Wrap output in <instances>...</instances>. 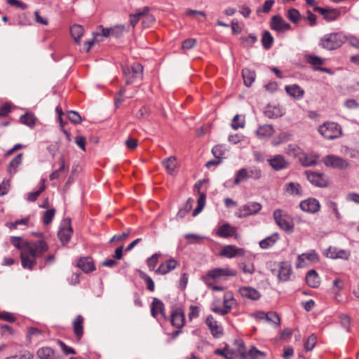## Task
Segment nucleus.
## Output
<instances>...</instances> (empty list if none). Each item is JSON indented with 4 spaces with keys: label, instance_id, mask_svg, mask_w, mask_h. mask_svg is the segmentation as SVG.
Instances as JSON below:
<instances>
[{
    "label": "nucleus",
    "instance_id": "32",
    "mask_svg": "<svg viewBox=\"0 0 359 359\" xmlns=\"http://www.w3.org/2000/svg\"><path fill=\"white\" fill-rule=\"evenodd\" d=\"M306 280L309 286L317 287L320 285V278L315 270H310L306 276Z\"/></svg>",
    "mask_w": 359,
    "mask_h": 359
},
{
    "label": "nucleus",
    "instance_id": "40",
    "mask_svg": "<svg viewBox=\"0 0 359 359\" xmlns=\"http://www.w3.org/2000/svg\"><path fill=\"white\" fill-rule=\"evenodd\" d=\"M23 154H18L9 163L8 171L10 174H15L18 167L22 163Z\"/></svg>",
    "mask_w": 359,
    "mask_h": 359
},
{
    "label": "nucleus",
    "instance_id": "50",
    "mask_svg": "<svg viewBox=\"0 0 359 359\" xmlns=\"http://www.w3.org/2000/svg\"><path fill=\"white\" fill-rule=\"evenodd\" d=\"M231 127L234 130H238V128H243L245 127L244 118H242L240 115L236 114L232 120Z\"/></svg>",
    "mask_w": 359,
    "mask_h": 359
},
{
    "label": "nucleus",
    "instance_id": "64",
    "mask_svg": "<svg viewBox=\"0 0 359 359\" xmlns=\"http://www.w3.org/2000/svg\"><path fill=\"white\" fill-rule=\"evenodd\" d=\"M344 106L348 109H358L359 102L355 99H348L344 102Z\"/></svg>",
    "mask_w": 359,
    "mask_h": 359
},
{
    "label": "nucleus",
    "instance_id": "30",
    "mask_svg": "<svg viewBox=\"0 0 359 359\" xmlns=\"http://www.w3.org/2000/svg\"><path fill=\"white\" fill-rule=\"evenodd\" d=\"M274 132L275 130L272 125L265 124L260 126L257 128L256 133L260 138H268L270 137Z\"/></svg>",
    "mask_w": 359,
    "mask_h": 359
},
{
    "label": "nucleus",
    "instance_id": "43",
    "mask_svg": "<svg viewBox=\"0 0 359 359\" xmlns=\"http://www.w3.org/2000/svg\"><path fill=\"white\" fill-rule=\"evenodd\" d=\"M278 240V234L274 233L259 242V246L262 249H267L271 247Z\"/></svg>",
    "mask_w": 359,
    "mask_h": 359
},
{
    "label": "nucleus",
    "instance_id": "4",
    "mask_svg": "<svg viewBox=\"0 0 359 359\" xmlns=\"http://www.w3.org/2000/svg\"><path fill=\"white\" fill-rule=\"evenodd\" d=\"M318 132L327 140H333L339 137L342 131L341 126L334 122H326L318 128Z\"/></svg>",
    "mask_w": 359,
    "mask_h": 359
},
{
    "label": "nucleus",
    "instance_id": "27",
    "mask_svg": "<svg viewBox=\"0 0 359 359\" xmlns=\"http://www.w3.org/2000/svg\"><path fill=\"white\" fill-rule=\"evenodd\" d=\"M285 90L288 95L297 100L302 98L304 95V90L297 84L286 86Z\"/></svg>",
    "mask_w": 359,
    "mask_h": 359
},
{
    "label": "nucleus",
    "instance_id": "20",
    "mask_svg": "<svg viewBox=\"0 0 359 359\" xmlns=\"http://www.w3.org/2000/svg\"><path fill=\"white\" fill-rule=\"evenodd\" d=\"M237 348L230 349L226 345V353L225 358L226 359H236L238 357L242 358V353H244V343L242 340H236L235 341Z\"/></svg>",
    "mask_w": 359,
    "mask_h": 359
},
{
    "label": "nucleus",
    "instance_id": "26",
    "mask_svg": "<svg viewBox=\"0 0 359 359\" xmlns=\"http://www.w3.org/2000/svg\"><path fill=\"white\" fill-rule=\"evenodd\" d=\"M84 318L81 315H78L73 320L74 332L78 339H80L83 334Z\"/></svg>",
    "mask_w": 359,
    "mask_h": 359
},
{
    "label": "nucleus",
    "instance_id": "33",
    "mask_svg": "<svg viewBox=\"0 0 359 359\" xmlns=\"http://www.w3.org/2000/svg\"><path fill=\"white\" fill-rule=\"evenodd\" d=\"M285 191L290 195L302 196V189L301 185L297 182H289L285 185Z\"/></svg>",
    "mask_w": 359,
    "mask_h": 359
},
{
    "label": "nucleus",
    "instance_id": "49",
    "mask_svg": "<svg viewBox=\"0 0 359 359\" xmlns=\"http://www.w3.org/2000/svg\"><path fill=\"white\" fill-rule=\"evenodd\" d=\"M197 207L194 209L192 215L194 217L196 216L198 214H199L203 209L205 203V194L203 193H201L200 194V196L197 201Z\"/></svg>",
    "mask_w": 359,
    "mask_h": 359
},
{
    "label": "nucleus",
    "instance_id": "47",
    "mask_svg": "<svg viewBox=\"0 0 359 359\" xmlns=\"http://www.w3.org/2000/svg\"><path fill=\"white\" fill-rule=\"evenodd\" d=\"M46 189V185H45V180L43 179L41 180V184L39 187V189L34 192H31L28 194L27 196V201L30 202L35 201L38 197L40 196V194Z\"/></svg>",
    "mask_w": 359,
    "mask_h": 359
},
{
    "label": "nucleus",
    "instance_id": "62",
    "mask_svg": "<svg viewBox=\"0 0 359 359\" xmlns=\"http://www.w3.org/2000/svg\"><path fill=\"white\" fill-rule=\"evenodd\" d=\"M184 238L189 243H198L203 238L202 236L194 233L186 234Z\"/></svg>",
    "mask_w": 359,
    "mask_h": 359
},
{
    "label": "nucleus",
    "instance_id": "45",
    "mask_svg": "<svg viewBox=\"0 0 359 359\" xmlns=\"http://www.w3.org/2000/svg\"><path fill=\"white\" fill-rule=\"evenodd\" d=\"M306 61L313 65V66H316V65H323V60L318 56H313V55H308L307 57H306ZM315 69H319V70H321L323 72H327V69L326 68H322V67H315Z\"/></svg>",
    "mask_w": 359,
    "mask_h": 359
},
{
    "label": "nucleus",
    "instance_id": "3",
    "mask_svg": "<svg viewBox=\"0 0 359 359\" xmlns=\"http://www.w3.org/2000/svg\"><path fill=\"white\" fill-rule=\"evenodd\" d=\"M345 41L346 37L341 33H331L321 38L320 45L327 50H332L339 48Z\"/></svg>",
    "mask_w": 359,
    "mask_h": 359
},
{
    "label": "nucleus",
    "instance_id": "34",
    "mask_svg": "<svg viewBox=\"0 0 359 359\" xmlns=\"http://www.w3.org/2000/svg\"><path fill=\"white\" fill-rule=\"evenodd\" d=\"M318 156L316 154H304L300 157V161L303 166L310 167L317 164Z\"/></svg>",
    "mask_w": 359,
    "mask_h": 359
},
{
    "label": "nucleus",
    "instance_id": "1",
    "mask_svg": "<svg viewBox=\"0 0 359 359\" xmlns=\"http://www.w3.org/2000/svg\"><path fill=\"white\" fill-rule=\"evenodd\" d=\"M48 250V245L43 239L27 241L20 252L22 266L32 270L36 264V258L42 257Z\"/></svg>",
    "mask_w": 359,
    "mask_h": 359
},
{
    "label": "nucleus",
    "instance_id": "10",
    "mask_svg": "<svg viewBox=\"0 0 359 359\" xmlns=\"http://www.w3.org/2000/svg\"><path fill=\"white\" fill-rule=\"evenodd\" d=\"M72 233L73 229L71 226L70 219H65L62 223L61 226L57 233L58 238L61 243H62V245H65L69 243Z\"/></svg>",
    "mask_w": 359,
    "mask_h": 359
},
{
    "label": "nucleus",
    "instance_id": "24",
    "mask_svg": "<svg viewBox=\"0 0 359 359\" xmlns=\"http://www.w3.org/2000/svg\"><path fill=\"white\" fill-rule=\"evenodd\" d=\"M76 266L85 273H90L95 269L92 259L88 257L80 258L78 260Z\"/></svg>",
    "mask_w": 359,
    "mask_h": 359
},
{
    "label": "nucleus",
    "instance_id": "41",
    "mask_svg": "<svg viewBox=\"0 0 359 359\" xmlns=\"http://www.w3.org/2000/svg\"><path fill=\"white\" fill-rule=\"evenodd\" d=\"M84 29L82 26L79 25H74L70 28V33L74 38L75 43H79L81 37L83 36Z\"/></svg>",
    "mask_w": 359,
    "mask_h": 359
},
{
    "label": "nucleus",
    "instance_id": "25",
    "mask_svg": "<svg viewBox=\"0 0 359 359\" xmlns=\"http://www.w3.org/2000/svg\"><path fill=\"white\" fill-rule=\"evenodd\" d=\"M318 259V255L313 251L309 253H304L298 256L297 262L296 264L297 268H303L308 264L305 261L313 262Z\"/></svg>",
    "mask_w": 359,
    "mask_h": 359
},
{
    "label": "nucleus",
    "instance_id": "7",
    "mask_svg": "<svg viewBox=\"0 0 359 359\" xmlns=\"http://www.w3.org/2000/svg\"><path fill=\"white\" fill-rule=\"evenodd\" d=\"M273 219L276 224L284 231H292L294 225L290 216L280 209L274 210L273 213Z\"/></svg>",
    "mask_w": 359,
    "mask_h": 359
},
{
    "label": "nucleus",
    "instance_id": "5",
    "mask_svg": "<svg viewBox=\"0 0 359 359\" xmlns=\"http://www.w3.org/2000/svg\"><path fill=\"white\" fill-rule=\"evenodd\" d=\"M123 71L127 85L133 83L137 80H142L143 77V66L139 62L124 67Z\"/></svg>",
    "mask_w": 359,
    "mask_h": 359
},
{
    "label": "nucleus",
    "instance_id": "60",
    "mask_svg": "<svg viewBox=\"0 0 359 359\" xmlns=\"http://www.w3.org/2000/svg\"><path fill=\"white\" fill-rule=\"evenodd\" d=\"M212 153L216 158H218L222 161V156L224 154L222 146L216 145L212 149Z\"/></svg>",
    "mask_w": 359,
    "mask_h": 359
},
{
    "label": "nucleus",
    "instance_id": "9",
    "mask_svg": "<svg viewBox=\"0 0 359 359\" xmlns=\"http://www.w3.org/2000/svg\"><path fill=\"white\" fill-rule=\"evenodd\" d=\"M324 164L327 167L338 169L348 168L349 163L346 159L334 155H328L323 159Z\"/></svg>",
    "mask_w": 359,
    "mask_h": 359
},
{
    "label": "nucleus",
    "instance_id": "6",
    "mask_svg": "<svg viewBox=\"0 0 359 359\" xmlns=\"http://www.w3.org/2000/svg\"><path fill=\"white\" fill-rule=\"evenodd\" d=\"M262 177V170L259 168L251 167L248 169L241 168L236 175L234 184H238L241 182L246 181L248 179L257 180Z\"/></svg>",
    "mask_w": 359,
    "mask_h": 359
},
{
    "label": "nucleus",
    "instance_id": "52",
    "mask_svg": "<svg viewBox=\"0 0 359 359\" xmlns=\"http://www.w3.org/2000/svg\"><path fill=\"white\" fill-rule=\"evenodd\" d=\"M140 277L146 282L147 288L149 291L153 292L154 290L155 285L152 278L150 276H149L147 273L141 271H140Z\"/></svg>",
    "mask_w": 359,
    "mask_h": 359
},
{
    "label": "nucleus",
    "instance_id": "2",
    "mask_svg": "<svg viewBox=\"0 0 359 359\" xmlns=\"http://www.w3.org/2000/svg\"><path fill=\"white\" fill-rule=\"evenodd\" d=\"M237 272L236 270L229 268H215L210 270L205 276H202L203 282L214 291H222L224 290L223 287L212 285L213 280L226 276H235Z\"/></svg>",
    "mask_w": 359,
    "mask_h": 359
},
{
    "label": "nucleus",
    "instance_id": "58",
    "mask_svg": "<svg viewBox=\"0 0 359 359\" xmlns=\"http://www.w3.org/2000/svg\"><path fill=\"white\" fill-rule=\"evenodd\" d=\"M67 116L69 121L74 124H79L82 121L80 114L76 111H69Z\"/></svg>",
    "mask_w": 359,
    "mask_h": 359
},
{
    "label": "nucleus",
    "instance_id": "57",
    "mask_svg": "<svg viewBox=\"0 0 359 359\" xmlns=\"http://www.w3.org/2000/svg\"><path fill=\"white\" fill-rule=\"evenodd\" d=\"M160 254L158 253H155L151 257H149L147 259V265L149 268L150 270H154L155 266H156L158 262V258L160 257Z\"/></svg>",
    "mask_w": 359,
    "mask_h": 359
},
{
    "label": "nucleus",
    "instance_id": "21",
    "mask_svg": "<svg viewBox=\"0 0 359 359\" xmlns=\"http://www.w3.org/2000/svg\"><path fill=\"white\" fill-rule=\"evenodd\" d=\"M238 292L243 297L251 300H258L261 297L260 292L252 287H241L238 290Z\"/></svg>",
    "mask_w": 359,
    "mask_h": 359
},
{
    "label": "nucleus",
    "instance_id": "53",
    "mask_svg": "<svg viewBox=\"0 0 359 359\" xmlns=\"http://www.w3.org/2000/svg\"><path fill=\"white\" fill-rule=\"evenodd\" d=\"M316 341H317V338H316V335L311 334L308 337L306 341L304 344L305 350L307 351H311L316 346Z\"/></svg>",
    "mask_w": 359,
    "mask_h": 359
},
{
    "label": "nucleus",
    "instance_id": "54",
    "mask_svg": "<svg viewBox=\"0 0 359 359\" xmlns=\"http://www.w3.org/2000/svg\"><path fill=\"white\" fill-rule=\"evenodd\" d=\"M274 3H275L274 0H266V1H265L263 6L260 7V8H258L257 9V14H259L261 12L264 13H269L271 11V9L272 6H273Z\"/></svg>",
    "mask_w": 359,
    "mask_h": 359
},
{
    "label": "nucleus",
    "instance_id": "56",
    "mask_svg": "<svg viewBox=\"0 0 359 359\" xmlns=\"http://www.w3.org/2000/svg\"><path fill=\"white\" fill-rule=\"evenodd\" d=\"M125 31L124 25H118L111 27V36L118 38L122 36Z\"/></svg>",
    "mask_w": 359,
    "mask_h": 359
},
{
    "label": "nucleus",
    "instance_id": "44",
    "mask_svg": "<svg viewBox=\"0 0 359 359\" xmlns=\"http://www.w3.org/2000/svg\"><path fill=\"white\" fill-rule=\"evenodd\" d=\"M43 337V332L36 327H30L27 330V337L31 341L32 339H40Z\"/></svg>",
    "mask_w": 359,
    "mask_h": 359
},
{
    "label": "nucleus",
    "instance_id": "39",
    "mask_svg": "<svg viewBox=\"0 0 359 359\" xmlns=\"http://www.w3.org/2000/svg\"><path fill=\"white\" fill-rule=\"evenodd\" d=\"M149 12V8L148 6H145L143 8L142 11H139L135 14L130 15V22L133 27H135L140 19Z\"/></svg>",
    "mask_w": 359,
    "mask_h": 359
},
{
    "label": "nucleus",
    "instance_id": "31",
    "mask_svg": "<svg viewBox=\"0 0 359 359\" xmlns=\"http://www.w3.org/2000/svg\"><path fill=\"white\" fill-rule=\"evenodd\" d=\"M236 229L229 224H224L221 226L217 231V235L219 237L227 238L233 236L236 233Z\"/></svg>",
    "mask_w": 359,
    "mask_h": 359
},
{
    "label": "nucleus",
    "instance_id": "61",
    "mask_svg": "<svg viewBox=\"0 0 359 359\" xmlns=\"http://www.w3.org/2000/svg\"><path fill=\"white\" fill-rule=\"evenodd\" d=\"M57 344L60 345V348H62L65 355L76 354L75 350L73 348L66 345V344H65L63 341L57 340Z\"/></svg>",
    "mask_w": 359,
    "mask_h": 359
},
{
    "label": "nucleus",
    "instance_id": "37",
    "mask_svg": "<svg viewBox=\"0 0 359 359\" xmlns=\"http://www.w3.org/2000/svg\"><path fill=\"white\" fill-rule=\"evenodd\" d=\"M242 76L243 78L244 84L247 87H250L255 81L256 74L255 71L245 68L242 70Z\"/></svg>",
    "mask_w": 359,
    "mask_h": 359
},
{
    "label": "nucleus",
    "instance_id": "42",
    "mask_svg": "<svg viewBox=\"0 0 359 359\" xmlns=\"http://www.w3.org/2000/svg\"><path fill=\"white\" fill-rule=\"evenodd\" d=\"M261 41L263 47L268 50L273 43V38L269 31L265 30L262 32Z\"/></svg>",
    "mask_w": 359,
    "mask_h": 359
},
{
    "label": "nucleus",
    "instance_id": "14",
    "mask_svg": "<svg viewBox=\"0 0 359 359\" xmlns=\"http://www.w3.org/2000/svg\"><path fill=\"white\" fill-rule=\"evenodd\" d=\"M262 208L261 204L256 202H251L244 205L239 210V217H245L257 213Z\"/></svg>",
    "mask_w": 359,
    "mask_h": 359
},
{
    "label": "nucleus",
    "instance_id": "28",
    "mask_svg": "<svg viewBox=\"0 0 359 359\" xmlns=\"http://www.w3.org/2000/svg\"><path fill=\"white\" fill-rule=\"evenodd\" d=\"M291 266L287 262H281L278 270V278L280 281H287L291 274Z\"/></svg>",
    "mask_w": 359,
    "mask_h": 359
},
{
    "label": "nucleus",
    "instance_id": "11",
    "mask_svg": "<svg viewBox=\"0 0 359 359\" xmlns=\"http://www.w3.org/2000/svg\"><path fill=\"white\" fill-rule=\"evenodd\" d=\"M299 207L304 212L314 214L320 210V204L317 199L314 198H309L302 201L299 204Z\"/></svg>",
    "mask_w": 359,
    "mask_h": 359
},
{
    "label": "nucleus",
    "instance_id": "29",
    "mask_svg": "<svg viewBox=\"0 0 359 359\" xmlns=\"http://www.w3.org/2000/svg\"><path fill=\"white\" fill-rule=\"evenodd\" d=\"M265 356L264 352L257 350L255 347H252L248 352L244 349V353H242V359H262Z\"/></svg>",
    "mask_w": 359,
    "mask_h": 359
},
{
    "label": "nucleus",
    "instance_id": "22",
    "mask_svg": "<svg viewBox=\"0 0 359 359\" xmlns=\"http://www.w3.org/2000/svg\"><path fill=\"white\" fill-rule=\"evenodd\" d=\"M151 313L153 317L156 318L158 314H161L163 318L166 319L165 313V306L162 301L158 298H154L151 304Z\"/></svg>",
    "mask_w": 359,
    "mask_h": 359
},
{
    "label": "nucleus",
    "instance_id": "59",
    "mask_svg": "<svg viewBox=\"0 0 359 359\" xmlns=\"http://www.w3.org/2000/svg\"><path fill=\"white\" fill-rule=\"evenodd\" d=\"M11 243L18 249L24 250L25 243L20 237H11Z\"/></svg>",
    "mask_w": 359,
    "mask_h": 359
},
{
    "label": "nucleus",
    "instance_id": "35",
    "mask_svg": "<svg viewBox=\"0 0 359 359\" xmlns=\"http://www.w3.org/2000/svg\"><path fill=\"white\" fill-rule=\"evenodd\" d=\"M265 115L269 118H277L283 114V109L279 107L267 106L264 111Z\"/></svg>",
    "mask_w": 359,
    "mask_h": 359
},
{
    "label": "nucleus",
    "instance_id": "13",
    "mask_svg": "<svg viewBox=\"0 0 359 359\" xmlns=\"http://www.w3.org/2000/svg\"><path fill=\"white\" fill-rule=\"evenodd\" d=\"M270 27L278 32H284L291 28L290 24L286 22L280 15H273L271 18Z\"/></svg>",
    "mask_w": 359,
    "mask_h": 359
},
{
    "label": "nucleus",
    "instance_id": "12",
    "mask_svg": "<svg viewBox=\"0 0 359 359\" xmlns=\"http://www.w3.org/2000/svg\"><path fill=\"white\" fill-rule=\"evenodd\" d=\"M313 11L320 13L327 21L335 20L341 15V10L338 8H324L314 6Z\"/></svg>",
    "mask_w": 359,
    "mask_h": 359
},
{
    "label": "nucleus",
    "instance_id": "15",
    "mask_svg": "<svg viewBox=\"0 0 359 359\" xmlns=\"http://www.w3.org/2000/svg\"><path fill=\"white\" fill-rule=\"evenodd\" d=\"M170 322L172 326L181 329L185 323L184 313L181 309H176L172 311L170 316Z\"/></svg>",
    "mask_w": 359,
    "mask_h": 359
},
{
    "label": "nucleus",
    "instance_id": "16",
    "mask_svg": "<svg viewBox=\"0 0 359 359\" xmlns=\"http://www.w3.org/2000/svg\"><path fill=\"white\" fill-rule=\"evenodd\" d=\"M245 255V250L243 248H238L235 245H226L220 252V255L222 257L233 258L235 257L243 256Z\"/></svg>",
    "mask_w": 359,
    "mask_h": 359
},
{
    "label": "nucleus",
    "instance_id": "19",
    "mask_svg": "<svg viewBox=\"0 0 359 359\" xmlns=\"http://www.w3.org/2000/svg\"><path fill=\"white\" fill-rule=\"evenodd\" d=\"M178 265L179 262L176 259L171 258L165 262L161 263L155 271V273L157 274L165 275L175 269Z\"/></svg>",
    "mask_w": 359,
    "mask_h": 359
},
{
    "label": "nucleus",
    "instance_id": "63",
    "mask_svg": "<svg viewBox=\"0 0 359 359\" xmlns=\"http://www.w3.org/2000/svg\"><path fill=\"white\" fill-rule=\"evenodd\" d=\"M142 18H144L142 25L144 27H149L155 21V18L152 15H149V13Z\"/></svg>",
    "mask_w": 359,
    "mask_h": 359
},
{
    "label": "nucleus",
    "instance_id": "46",
    "mask_svg": "<svg viewBox=\"0 0 359 359\" xmlns=\"http://www.w3.org/2000/svg\"><path fill=\"white\" fill-rule=\"evenodd\" d=\"M287 18L294 24H297L301 19V14L296 8H290L287 13Z\"/></svg>",
    "mask_w": 359,
    "mask_h": 359
},
{
    "label": "nucleus",
    "instance_id": "36",
    "mask_svg": "<svg viewBox=\"0 0 359 359\" xmlns=\"http://www.w3.org/2000/svg\"><path fill=\"white\" fill-rule=\"evenodd\" d=\"M162 163L170 175H173L177 168V159L175 156H170L164 159Z\"/></svg>",
    "mask_w": 359,
    "mask_h": 359
},
{
    "label": "nucleus",
    "instance_id": "17",
    "mask_svg": "<svg viewBox=\"0 0 359 359\" xmlns=\"http://www.w3.org/2000/svg\"><path fill=\"white\" fill-rule=\"evenodd\" d=\"M36 355L40 359H62V356L54 349L48 346L40 348L36 351Z\"/></svg>",
    "mask_w": 359,
    "mask_h": 359
},
{
    "label": "nucleus",
    "instance_id": "51",
    "mask_svg": "<svg viewBox=\"0 0 359 359\" xmlns=\"http://www.w3.org/2000/svg\"><path fill=\"white\" fill-rule=\"evenodd\" d=\"M266 320L269 323H273L277 327L280 326V319L279 316L276 312L266 313Z\"/></svg>",
    "mask_w": 359,
    "mask_h": 359
},
{
    "label": "nucleus",
    "instance_id": "8",
    "mask_svg": "<svg viewBox=\"0 0 359 359\" xmlns=\"http://www.w3.org/2000/svg\"><path fill=\"white\" fill-rule=\"evenodd\" d=\"M305 175L309 182L316 187H327L330 184L329 177L325 173L307 170Z\"/></svg>",
    "mask_w": 359,
    "mask_h": 359
},
{
    "label": "nucleus",
    "instance_id": "38",
    "mask_svg": "<svg viewBox=\"0 0 359 359\" xmlns=\"http://www.w3.org/2000/svg\"><path fill=\"white\" fill-rule=\"evenodd\" d=\"M20 121L29 128H33L36 124V118L34 114L27 112L20 117Z\"/></svg>",
    "mask_w": 359,
    "mask_h": 359
},
{
    "label": "nucleus",
    "instance_id": "18",
    "mask_svg": "<svg viewBox=\"0 0 359 359\" xmlns=\"http://www.w3.org/2000/svg\"><path fill=\"white\" fill-rule=\"evenodd\" d=\"M205 324L210 329L212 335L215 338H219L223 335L222 327L217 324V322L212 316H208L205 320Z\"/></svg>",
    "mask_w": 359,
    "mask_h": 359
},
{
    "label": "nucleus",
    "instance_id": "23",
    "mask_svg": "<svg viewBox=\"0 0 359 359\" xmlns=\"http://www.w3.org/2000/svg\"><path fill=\"white\" fill-rule=\"evenodd\" d=\"M269 165L275 170H280L286 168L288 166V163L285 161V158L281 155H276L273 158L268 160Z\"/></svg>",
    "mask_w": 359,
    "mask_h": 359
},
{
    "label": "nucleus",
    "instance_id": "48",
    "mask_svg": "<svg viewBox=\"0 0 359 359\" xmlns=\"http://www.w3.org/2000/svg\"><path fill=\"white\" fill-rule=\"evenodd\" d=\"M235 304V299L231 292H226L224 295L223 306L224 309L228 306V312L229 313L233 305Z\"/></svg>",
    "mask_w": 359,
    "mask_h": 359
},
{
    "label": "nucleus",
    "instance_id": "55",
    "mask_svg": "<svg viewBox=\"0 0 359 359\" xmlns=\"http://www.w3.org/2000/svg\"><path fill=\"white\" fill-rule=\"evenodd\" d=\"M55 210L50 209L46 210L43 216V223L45 225H48L51 222L55 215Z\"/></svg>",
    "mask_w": 359,
    "mask_h": 359
}]
</instances>
